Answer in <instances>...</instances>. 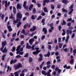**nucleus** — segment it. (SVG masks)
Instances as JSON below:
<instances>
[{
  "mask_svg": "<svg viewBox=\"0 0 76 76\" xmlns=\"http://www.w3.org/2000/svg\"><path fill=\"white\" fill-rule=\"evenodd\" d=\"M17 18H19V22L17 24V28H19L20 26L22 24V22H20V19H22V15L19 12L17 13L16 15Z\"/></svg>",
  "mask_w": 76,
  "mask_h": 76,
  "instance_id": "1",
  "label": "nucleus"
},
{
  "mask_svg": "<svg viewBox=\"0 0 76 76\" xmlns=\"http://www.w3.org/2000/svg\"><path fill=\"white\" fill-rule=\"evenodd\" d=\"M9 24H10V22L8 21L7 22V28L9 32H12V31L13 29L12 28L11 26H9Z\"/></svg>",
  "mask_w": 76,
  "mask_h": 76,
  "instance_id": "2",
  "label": "nucleus"
},
{
  "mask_svg": "<svg viewBox=\"0 0 76 76\" xmlns=\"http://www.w3.org/2000/svg\"><path fill=\"white\" fill-rule=\"evenodd\" d=\"M66 34L68 36L66 38L67 39H69V34H72V30H69V29H67L66 30Z\"/></svg>",
  "mask_w": 76,
  "mask_h": 76,
  "instance_id": "3",
  "label": "nucleus"
},
{
  "mask_svg": "<svg viewBox=\"0 0 76 76\" xmlns=\"http://www.w3.org/2000/svg\"><path fill=\"white\" fill-rule=\"evenodd\" d=\"M74 6V4H72L70 7H69V10H71L69 12V14H70L72 13L73 12V6Z\"/></svg>",
  "mask_w": 76,
  "mask_h": 76,
  "instance_id": "4",
  "label": "nucleus"
},
{
  "mask_svg": "<svg viewBox=\"0 0 76 76\" xmlns=\"http://www.w3.org/2000/svg\"><path fill=\"white\" fill-rule=\"evenodd\" d=\"M36 29H37V27L35 26H33L32 28H31L30 29V31L31 32H34L36 30Z\"/></svg>",
  "mask_w": 76,
  "mask_h": 76,
  "instance_id": "5",
  "label": "nucleus"
},
{
  "mask_svg": "<svg viewBox=\"0 0 76 76\" xmlns=\"http://www.w3.org/2000/svg\"><path fill=\"white\" fill-rule=\"evenodd\" d=\"M39 56L40 57V58H39L38 59V61H42V58L43 57V56L42 54L40 53L39 54Z\"/></svg>",
  "mask_w": 76,
  "mask_h": 76,
  "instance_id": "6",
  "label": "nucleus"
},
{
  "mask_svg": "<svg viewBox=\"0 0 76 76\" xmlns=\"http://www.w3.org/2000/svg\"><path fill=\"white\" fill-rule=\"evenodd\" d=\"M34 42V39H31L29 40V43L31 45H32L33 44V43Z\"/></svg>",
  "mask_w": 76,
  "mask_h": 76,
  "instance_id": "7",
  "label": "nucleus"
},
{
  "mask_svg": "<svg viewBox=\"0 0 76 76\" xmlns=\"http://www.w3.org/2000/svg\"><path fill=\"white\" fill-rule=\"evenodd\" d=\"M19 20V18H17L16 20H14L13 21V23L14 25H16V24L17 23Z\"/></svg>",
  "mask_w": 76,
  "mask_h": 76,
  "instance_id": "8",
  "label": "nucleus"
},
{
  "mask_svg": "<svg viewBox=\"0 0 76 76\" xmlns=\"http://www.w3.org/2000/svg\"><path fill=\"white\" fill-rule=\"evenodd\" d=\"M16 61H17V59H15L14 60H13V59H12L10 61V64H12V63L14 64V63H16Z\"/></svg>",
  "mask_w": 76,
  "mask_h": 76,
  "instance_id": "9",
  "label": "nucleus"
},
{
  "mask_svg": "<svg viewBox=\"0 0 76 76\" xmlns=\"http://www.w3.org/2000/svg\"><path fill=\"white\" fill-rule=\"evenodd\" d=\"M41 51V50H38V51H37V52H35V51H34L33 52V54L34 55H37L39 53H40Z\"/></svg>",
  "mask_w": 76,
  "mask_h": 76,
  "instance_id": "10",
  "label": "nucleus"
},
{
  "mask_svg": "<svg viewBox=\"0 0 76 76\" xmlns=\"http://www.w3.org/2000/svg\"><path fill=\"white\" fill-rule=\"evenodd\" d=\"M17 9H22V5L19 4H18L17 6Z\"/></svg>",
  "mask_w": 76,
  "mask_h": 76,
  "instance_id": "11",
  "label": "nucleus"
},
{
  "mask_svg": "<svg viewBox=\"0 0 76 76\" xmlns=\"http://www.w3.org/2000/svg\"><path fill=\"white\" fill-rule=\"evenodd\" d=\"M42 31L43 32H44L45 34H47V29L46 28H43Z\"/></svg>",
  "mask_w": 76,
  "mask_h": 76,
  "instance_id": "12",
  "label": "nucleus"
},
{
  "mask_svg": "<svg viewBox=\"0 0 76 76\" xmlns=\"http://www.w3.org/2000/svg\"><path fill=\"white\" fill-rule=\"evenodd\" d=\"M21 70H19L18 71H16L14 73V74L15 75V76H19V73L20 72Z\"/></svg>",
  "mask_w": 76,
  "mask_h": 76,
  "instance_id": "13",
  "label": "nucleus"
},
{
  "mask_svg": "<svg viewBox=\"0 0 76 76\" xmlns=\"http://www.w3.org/2000/svg\"><path fill=\"white\" fill-rule=\"evenodd\" d=\"M62 3L63 4H67V3H69L67 0H62Z\"/></svg>",
  "mask_w": 76,
  "mask_h": 76,
  "instance_id": "14",
  "label": "nucleus"
},
{
  "mask_svg": "<svg viewBox=\"0 0 76 76\" xmlns=\"http://www.w3.org/2000/svg\"><path fill=\"white\" fill-rule=\"evenodd\" d=\"M5 4L4 6L6 8L5 9V10H6L7 8V1H5Z\"/></svg>",
  "mask_w": 76,
  "mask_h": 76,
  "instance_id": "15",
  "label": "nucleus"
},
{
  "mask_svg": "<svg viewBox=\"0 0 76 76\" xmlns=\"http://www.w3.org/2000/svg\"><path fill=\"white\" fill-rule=\"evenodd\" d=\"M13 12L14 14H16V7H13Z\"/></svg>",
  "mask_w": 76,
  "mask_h": 76,
  "instance_id": "16",
  "label": "nucleus"
},
{
  "mask_svg": "<svg viewBox=\"0 0 76 76\" xmlns=\"http://www.w3.org/2000/svg\"><path fill=\"white\" fill-rule=\"evenodd\" d=\"M7 45V43L6 42V41H4L2 42V46H3V47H4L5 45Z\"/></svg>",
  "mask_w": 76,
  "mask_h": 76,
  "instance_id": "17",
  "label": "nucleus"
},
{
  "mask_svg": "<svg viewBox=\"0 0 76 76\" xmlns=\"http://www.w3.org/2000/svg\"><path fill=\"white\" fill-rule=\"evenodd\" d=\"M34 7V5L33 4H31L30 5L29 7V10H32V8Z\"/></svg>",
  "mask_w": 76,
  "mask_h": 76,
  "instance_id": "18",
  "label": "nucleus"
},
{
  "mask_svg": "<svg viewBox=\"0 0 76 76\" xmlns=\"http://www.w3.org/2000/svg\"><path fill=\"white\" fill-rule=\"evenodd\" d=\"M7 72H9V70L10 72L12 70V67H10L9 66H8L7 68Z\"/></svg>",
  "mask_w": 76,
  "mask_h": 76,
  "instance_id": "19",
  "label": "nucleus"
},
{
  "mask_svg": "<svg viewBox=\"0 0 76 76\" xmlns=\"http://www.w3.org/2000/svg\"><path fill=\"white\" fill-rule=\"evenodd\" d=\"M70 64H74V60L73 59H71L70 61Z\"/></svg>",
  "mask_w": 76,
  "mask_h": 76,
  "instance_id": "20",
  "label": "nucleus"
},
{
  "mask_svg": "<svg viewBox=\"0 0 76 76\" xmlns=\"http://www.w3.org/2000/svg\"><path fill=\"white\" fill-rule=\"evenodd\" d=\"M37 18V16L34 15H32L31 17V19L32 20H34V19H35Z\"/></svg>",
  "mask_w": 76,
  "mask_h": 76,
  "instance_id": "21",
  "label": "nucleus"
},
{
  "mask_svg": "<svg viewBox=\"0 0 76 76\" xmlns=\"http://www.w3.org/2000/svg\"><path fill=\"white\" fill-rule=\"evenodd\" d=\"M42 75H44L45 76H46L47 75V73L45 72V71L43 70L42 71Z\"/></svg>",
  "mask_w": 76,
  "mask_h": 76,
  "instance_id": "22",
  "label": "nucleus"
},
{
  "mask_svg": "<svg viewBox=\"0 0 76 76\" xmlns=\"http://www.w3.org/2000/svg\"><path fill=\"white\" fill-rule=\"evenodd\" d=\"M62 25H66V22L64 20H63V23H61Z\"/></svg>",
  "mask_w": 76,
  "mask_h": 76,
  "instance_id": "23",
  "label": "nucleus"
},
{
  "mask_svg": "<svg viewBox=\"0 0 76 76\" xmlns=\"http://www.w3.org/2000/svg\"><path fill=\"white\" fill-rule=\"evenodd\" d=\"M33 61V58H32V57H30L29 58V59L28 60L29 63H31V62H32V61Z\"/></svg>",
  "mask_w": 76,
  "mask_h": 76,
  "instance_id": "24",
  "label": "nucleus"
},
{
  "mask_svg": "<svg viewBox=\"0 0 76 76\" xmlns=\"http://www.w3.org/2000/svg\"><path fill=\"white\" fill-rule=\"evenodd\" d=\"M6 56V54H4L2 56V61H3L4 59H5V57Z\"/></svg>",
  "mask_w": 76,
  "mask_h": 76,
  "instance_id": "25",
  "label": "nucleus"
},
{
  "mask_svg": "<svg viewBox=\"0 0 76 76\" xmlns=\"http://www.w3.org/2000/svg\"><path fill=\"white\" fill-rule=\"evenodd\" d=\"M62 11L63 12H65V13H67V10L66 9H64V8H63L62 9Z\"/></svg>",
  "mask_w": 76,
  "mask_h": 76,
  "instance_id": "26",
  "label": "nucleus"
},
{
  "mask_svg": "<svg viewBox=\"0 0 76 76\" xmlns=\"http://www.w3.org/2000/svg\"><path fill=\"white\" fill-rule=\"evenodd\" d=\"M63 44L60 43H58V45H59V48H61V47H62V46H63Z\"/></svg>",
  "mask_w": 76,
  "mask_h": 76,
  "instance_id": "27",
  "label": "nucleus"
},
{
  "mask_svg": "<svg viewBox=\"0 0 76 76\" xmlns=\"http://www.w3.org/2000/svg\"><path fill=\"white\" fill-rule=\"evenodd\" d=\"M17 66L19 67L20 68V67H22V64H21V63H19L18 65H17Z\"/></svg>",
  "mask_w": 76,
  "mask_h": 76,
  "instance_id": "28",
  "label": "nucleus"
},
{
  "mask_svg": "<svg viewBox=\"0 0 76 76\" xmlns=\"http://www.w3.org/2000/svg\"><path fill=\"white\" fill-rule=\"evenodd\" d=\"M43 9H44V12H48V11L47 10V7H44Z\"/></svg>",
  "mask_w": 76,
  "mask_h": 76,
  "instance_id": "29",
  "label": "nucleus"
},
{
  "mask_svg": "<svg viewBox=\"0 0 76 76\" xmlns=\"http://www.w3.org/2000/svg\"><path fill=\"white\" fill-rule=\"evenodd\" d=\"M28 72V70H27V69H24L21 71V73H23L24 72Z\"/></svg>",
  "mask_w": 76,
  "mask_h": 76,
  "instance_id": "30",
  "label": "nucleus"
},
{
  "mask_svg": "<svg viewBox=\"0 0 76 76\" xmlns=\"http://www.w3.org/2000/svg\"><path fill=\"white\" fill-rule=\"evenodd\" d=\"M51 9H52V10H54L55 8V7H54V5L53 4H51Z\"/></svg>",
  "mask_w": 76,
  "mask_h": 76,
  "instance_id": "31",
  "label": "nucleus"
},
{
  "mask_svg": "<svg viewBox=\"0 0 76 76\" xmlns=\"http://www.w3.org/2000/svg\"><path fill=\"white\" fill-rule=\"evenodd\" d=\"M12 48V50H11V51H12L14 52V51H15L16 50V48H15V46L13 47Z\"/></svg>",
  "mask_w": 76,
  "mask_h": 76,
  "instance_id": "32",
  "label": "nucleus"
},
{
  "mask_svg": "<svg viewBox=\"0 0 76 76\" xmlns=\"http://www.w3.org/2000/svg\"><path fill=\"white\" fill-rule=\"evenodd\" d=\"M42 18V16H40L38 17V18H37V20H40Z\"/></svg>",
  "mask_w": 76,
  "mask_h": 76,
  "instance_id": "33",
  "label": "nucleus"
},
{
  "mask_svg": "<svg viewBox=\"0 0 76 76\" xmlns=\"http://www.w3.org/2000/svg\"><path fill=\"white\" fill-rule=\"evenodd\" d=\"M36 5L38 6V7H41V4L39 3V2H38L36 4Z\"/></svg>",
  "mask_w": 76,
  "mask_h": 76,
  "instance_id": "34",
  "label": "nucleus"
},
{
  "mask_svg": "<svg viewBox=\"0 0 76 76\" xmlns=\"http://www.w3.org/2000/svg\"><path fill=\"white\" fill-rule=\"evenodd\" d=\"M26 48L27 49H31V46L30 45H28V46H26Z\"/></svg>",
  "mask_w": 76,
  "mask_h": 76,
  "instance_id": "35",
  "label": "nucleus"
},
{
  "mask_svg": "<svg viewBox=\"0 0 76 76\" xmlns=\"http://www.w3.org/2000/svg\"><path fill=\"white\" fill-rule=\"evenodd\" d=\"M47 54L48 57H49L50 56V51L48 52Z\"/></svg>",
  "mask_w": 76,
  "mask_h": 76,
  "instance_id": "36",
  "label": "nucleus"
},
{
  "mask_svg": "<svg viewBox=\"0 0 76 76\" xmlns=\"http://www.w3.org/2000/svg\"><path fill=\"white\" fill-rule=\"evenodd\" d=\"M32 12L33 13H34V14H35L36 13V9L35 8H34Z\"/></svg>",
  "mask_w": 76,
  "mask_h": 76,
  "instance_id": "37",
  "label": "nucleus"
},
{
  "mask_svg": "<svg viewBox=\"0 0 76 76\" xmlns=\"http://www.w3.org/2000/svg\"><path fill=\"white\" fill-rule=\"evenodd\" d=\"M15 57H16V58H21V57H22L21 56H20V55H19L16 56Z\"/></svg>",
  "mask_w": 76,
  "mask_h": 76,
  "instance_id": "38",
  "label": "nucleus"
},
{
  "mask_svg": "<svg viewBox=\"0 0 76 76\" xmlns=\"http://www.w3.org/2000/svg\"><path fill=\"white\" fill-rule=\"evenodd\" d=\"M26 1H25L23 3V7H26Z\"/></svg>",
  "mask_w": 76,
  "mask_h": 76,
  "instance_id": "39",
  "label": "nucleus"
},
{
  "mask_svg": "<svg viewBox=\"0 0 76 76\" xmlns=\"http://www.w3.org/2000/svg\"><path fill=\"white\" fill-rule=\"evenodd\" d=\"M72 19L71 18H68L67 20V22H70V21H72Z\"/></svg>",
  "mask_w": 76,
  "mask_h": 76,
  "instance_id": "40",
  "label": "nucleus"
},
{
  "mask_svg": "<svg viewBox=\"0 0 76 76\" xmlns=\"http://www.w3.org/2000/svg\"><path fill=\"white\" fill-rule=\"evenodd\" d=\"M44 2H45L46 3H48L50 2V0H44Z\"/></svg>",
  "mask_w": 76,
  "mask_h": 76,
  "instance_id": "41",
  "label": "nucleus"
},
{
  "mask_svg": "<svg viewBox=\"0 0 76 76\" xmlns=\"http://www.w3.org/2000/svg\"><path fill=\"white\" fill-rule=\"evenodd\" d=\"M47 65H50V64H51V62H50V61H49L47 62Z\"/></svg>",
  "mask_w": 76,
  "mask_h": 76,
  "instance_id": "42",
  "label": "nucleus"
},
{
  "mask_svg": "<svg viewBox=\"0 0 76 76\" xmlns=\"http://www.w3.org/2000/svg\"><path fill=\"white\" fill-rule=\"evenodd\" d=\"M69 29L70 31H72V30L73 29V28L72 26H71L69 27Z\"/></svg>",
  "mask_w": 76,
  "mask_h": 76,
  "instance_id": "43",
  "label": "nucleus"
},
{
  "mask_svg": "<svg viewBox=\"0 0 76 76\" xmlns=\"http://www.w3.org/2000/svg\"><path fill=\"white\" fill-rule=\"evenodd\" d=\"M29 55V53H26V54L24 56V57H28V56Z\"/></svg>",
  "mask_w": 76,
  "mask_h": 76,
  "instance_id": "44",
  "label": "nucleus"
},
{
  "mask_svg": "<svg viewBox=\"0 0 76 76\" xmlns=\"http://www.w3.org/2000/svg\"><path fill=\"white\" fill-rule=\"evenodd\" d=\"M25 29H23L22 30V31L21 32V33H22L23 34H25Z\"/></svg>",
  "mask_w": 76,
  "mask_h": 76,
  "instance_id": "45",
  "label": "nucleus"
},
{
  "mask_svg": "<svg viewBox=\"0 0 76 76\" xmlns=\"http://www.w3.org/2000/svg\"><path fill=\"white\" fill-rule=\"evenodd\" d=\"M55 65H53L51 67V68H52V69H53V70H54L55 69Z\"/></svg>",
  "mask_w": 76,
  "mask_h": 76,
  "instance_id": "46",
  "label": "nucleus"
},
{
  "mask_svg": "<svg viewBox=\"0 0 76 76\" xmlns=\"http://www.w3.org/2000/svg\"><path fill=\"white\" fill-rule=\"evenodd\" d=\"M13 14H12V13H11V15L10 17V19H12L13 18Z\"/></svg>",
  "mask_w": 76,
  "mask_h": 76,
  "instance_id": "47",
  "label": "nucleus"
},
{
  "mask_svg": "<svg viewBox=\"0 0 76 76\" xmlns=\"http://www.w3.org/2000/svg\"><path fill=\"white\" fill-rule=\"evenodd\" d=\"M16 33H15L13 34L12 35V37H15L16 36Z\"/></svg>",
  "mask_w": 76,
  "mask_h": 76,
  "instance_id": "48",
  "label": "nucleus"
},
{
  "mask_svg": "<svg viewBox=\"0 0 76 76\" xmlns=\"http://www.w3.org/2000/svg\"><path fill=\"white\" fill-rule=\"evenodd\" d=\"M50 72H48L47 74L46 75H47V76H51V75H50Z\"/></svg>",
  "mask_w": 76,
  "mask_h": 76,
  "instance_id": "49",
  "label": "nucleus"
},
{
  "mask_svg": "<svg viewBox=\"0 0 76 76\" xmlns=\"http://www.w3.org/2000/svg\"><path fill=\"white\" fill-rule=\"evenodd\" d=\"M35 49L37 50L35 51V52L37 53V52L39 50V48H35Z\"/></svg>",
  "mask_w": 76,
  "mask_h": 76,
  "instance_id": "50",
  "label": "nucleus"
},
{
  "mask_svg": "<svg viewBox=\"0 0 76 76\" xmlns=\"http://www.w3.org/2000/svg\"><path fill=\"white\" fill-rule=\"evenodd\" d=\"M20 68L18 65L15 66V69L17 70V69H19Z\"/></svg>",
  "mask_w": 76,
  "mask_h": 76,
  "instance_id": "51",
  "label": "nucleus"
},
{
  "mask_svg": "<svg viewBox=\"0 0 76 76\" xmlns=\"http://www.w3.org/2000/svg\"><path fill=\"white\" fill-rule=\"evenodd\" d=\"M23 44H24V41H22L21 42V46H22Z\"/></svg>",
  "mask_w": 76,
  "mask_h": 76,
  "instance_id": "52",
  "label": "nucleus"
},
{
  "mask_svg": "<svg viewBox=\"0 0 76 76\" xmlns=\"http://www.w3.org/2000/svg\"><path fill=\"white\" fill-rule=\"evenodd\" d=\"M67 26H71V23L69 22L67 24Z\"/></svg>",
  "mask_w": 76,
  "mask_h": 76,
  "instance_id": "53",
  "label": "nucleus"
},
{
  "mask_svg": "<svg viewBox=\"0 0 76 76\" xmlns=\"http://www.w3.org/2000/svg\"><path fill=\"white\" fill-rule=\"evenodd\" d=\"M60 7H61V5L60 4H58L57 6V8H58V9H60Z\"/></svg>",
  "mask_w": 76,
  "mask_h": 76,
  "instance_id": "54",
  "label": "nucleus"
},
{
  "mask_svg": "<svg viewBox=\"0 0 76 76\" xmlns=\"http://www.w3.org/2000/svg\"><path fill=\"white\" fill-rule=\"evenodd\" d=\"M4 14H2L1 16V19H4Z\"/></svg>",
  "mask_w": 76,
  "mask_h": 76,
  "instance_id": "55",
  "label": "nucleus"
},
{
  "mask_svg": "<svg viewBox=\"0 0 76 76\" xmlns=\"http://www.w3.org/2000/svg\"><path fill=\"white\" fill-rule=\"evenodd\" d=\"M59 69V68H58V67L57 66L55 69V71H58V70Z\"/></svg>",
  "mask_w": 76,
  "mask_h": 76,
  "instance_id": "56",
  "label": "nucleus"
},
{
  "mask_svg": "<svg viewBox=\"0 0 76 76\" xmlns=\"http://www.w3.org/2000/svg\"><path fill=\"white\" fill-rule=\"evenodd\" d=\"M58 29L59 31H61V26L60 25L59 26Z\"/></svg>",
  "mask_w": 76,
  "mask_h": 76,
  "instance_id": "57",
  "label": "nucleus"
},
{
  "mask_svg": "<svg viewBox=\"0 0 76 76\" xmlns=\"http://www.w3.org/2000/svg\"><path fill=\"white\" fill-rule=\"evenodd\" d=\"M56 73L57 72H56V71H54L53 72V75L54 76H56Z\"/></svg>",
  "mask_w": 76,
  "mask_h": 76,
  "instance_id": "58",
  "label": "nucleus"
},
{
  "mask_svg": "<svg viewBox=\"0 0 76 76\" xmlns=\"http://www.w3.org/2000/svg\"><path fill=\"white\" fill-rule=\"evenodd\" d=\"M48 49L49 50H51V45H49L48 46Z\"/></svg>",
  "mask_w": 76,
  "mask_h": 76,
  "instance_id": "59",
  "label": "nucleus"
},
{
  "mask_svg": "<svg viewBox=\"0 0 76 76\" xmlns=\"http://www.w3.org/2000/svg\"><path fill=\"white\" fill-rule=\"evenodd\" d=\"M41 15H42V16H44L45 15V13L44 12H42L41 14Z\"/></svg>",
  "mask_w": 76,
  "mask_h": 76,
  "instance_id": "60",
  "label": "nucleus"
},
{
  "mask_svg": "<svg viewBox=\"0 0 76 76\" xmlns=\"http://www.w3.org/2000/svg\"><path fill=\"white\" fill-rule=\"evenodd\" d=\"M47 67L48 69H50L51 67V65H48L47 66Z\"/></svg>",
  "mask_w": 76,
  "mask_h": 76,
  "instance_id": "61",
  "label": "nucleus"
},
{
  "mask_svg": "<svg viewBox=\"0 0 76 76\" xmlns=\"http://www.w3.org/2000/svg\"><path fill=\"white\" fill-rule=\"evenodd\" d=\"M61 72V70L59 69V70H58V73H59V74H60V72Z\"/></svg>",
  "mask_w": 76,
  "mask_h": 76,
  "instance_id": "62",
  "label": "nucleus"
},
{
  "mask_svg": "<svg viewBox=\"0 0 76 76\" xmlns=\"http://www.w3.org/2000/svg\"><path fill=\"white\" fill-rule=\"evenodd\" d=\"M26 24H27V25H26L27 27H28V28H30V27H31V25H30V24H29L28 23H27Z\"/></svg>",
  "mask_w": 76,
  "mask_h": 76,
  "instance_id": "63",
  "label": "nucleus"
},
{
  "mask_svg": "<svg viewBox=\"0 0 76 76\" xmlns=\"http://www.w3.org/2000/svg\"><path fill=\"white\" fill-rule=\"evenodd\" d=\"M55 17V15H53L51 16V18L53 19V18H54Z\"/></svg>",
  "mask_w": 76,
  "mask_h": 76,
  "instance_id": "64",
  "label": "nucleus"
}]
</instances>
